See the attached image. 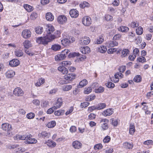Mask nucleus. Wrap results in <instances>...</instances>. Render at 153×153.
<instances>
[{"label":"nucleus","instance_id":"obj_60","mask_svg":"<svg viewBox=\"0 0 153 153\" xmlns=\"http://www.w3.org/2000/svg\"><path fill=\"white\" fill-rule=\"evenodd\" d=\"M106 86L108 88H113L114 87L115 85L114 83L111 82H108L106 83Z\"/></svg>","mask_w":153,"mask_h":153},{"label":"nucleus","instance_id":"obj_63","mask_svg":"<svg viewBox=\"0 0 153 153\" xmlns=\"http://www.w3.org/2000/svg\"><path fill=\"white\" fill-rule=\"evenodd\" d=\"M121 37V34H117L115 35L113 37V39L115 40H118L120 39Z\"/></svg>","mask_w":153,"mask_h":153},{"label":"nucleus","instance_id":"obj_5","mask_svg":"<svg viewBox=\"0 0 153 153\" xmlns=\"http://www.w3.org/2000/svg\"><path fill=\"white\" fill-rule=\"evenodd\" d=\"M75 75L73 73L69 74H66L64 76V79L68 83L70 82L75 78Z\"/></svg>","mask_w":153,"mask_h":153},{"label":"nucleus","instance_id":"obj_8","mask_svg":"<svg viewBox=\"0 0 153 153\" xmlns=\"http://www.w3.org/2000/svg\"><path fill=\"white\" fill-rule=\"evenodd\" d=\"M82 23L85 26H89L91 24V19L88 16H85L82 19Z\"/></svg>","mask_w":153,"mask_h":153},{"label":"nucleus","instance_id":"obj_27","mask_svg":"<svg viewBox=\"0 0 153 153\" xmlns=\"http://www.w3.org/2000/svg\"><path fill=\"white\" fill-rule=\"evenodd\" d=\"M135 131V126L133 124H131L130 125L129 129V134L133 135Z\"/></svg>","mask_w":153,"mask_h":153},{"label":"nucleus","instance_id":"obj_4","mask_svg":"<svg viewBox=\"0 0 153 153\" xmlns=\"http://www.w3.org/2000/svg\"><path fill=\"white\" fill-rule=\"evenodd\" d=\"M46 31L47 33L46 35H48V36L50 38L51 34L54 30V27L51 24H48L46 26Z\"/></svg>","mask_w":153,"mask_h":153},{"label":"nucleus","instance_id":"obj_23","mask_svg":"<svg viewBox=\"0 0 153 153\" xmlns=\"http://www.w3.org/2000/svg\"><path fill=\"white\" fill-rule=\"evenodd\" d=\"M46 18L48 21H52L54 19V17L51 13L48 12L46 14Z\"/></svg>","mask_w":153,"mask_h":153},{"label":"nucleus","instance_id":"obj_28","mask_svg":"<svg viewBox=\"0 0 153 153\" xmlns=\"http://www.w3.org/2000/svg\"><path fill=\"white\" fill-rule=\"evenodd\" d=\"M45 82V80L44 78H39L38 81L35 83V85L37 87L40 86L41 85L44 83Z\"/></svg>","mask_w":153,"mask_h":153},{"label":"nucleus","instance_id":"obj_30","mask_svg":"<svg viewBox=\"0 0 153 153\" xmlns=\"http://www.w3.org/2000/svg\"><path fill=\"white\" fill-rule=\"evenodd\" d=\"M24 7L28 12H30L33 10V7L32 6L27 4L24 5Z\"/></svg>","mask_w":153,"mask_h":153},{"label":"nucleus","instance_id":"obj_53","mask_svg":"<svg viewBox=\"0 0 153 153\" xmlns=\"http://www.w3.org/2000/svg\"><path fill=\"white\" fill-rule=\"evenodd\" d=\"M49 102L47 101L43 100L41 102V106L42 107L45 108L49 105Z\"/></svg>","mask_w":153,"mask_h":153},{"label":"nucleus","instance_id":"obj_17","mask_svg":"<svg viewBox=\"0 0 153 153\" xmlns=\"http://www.w3.org/2000/svg\"><path fill=\"white\" fill-rule=\"evenodd\" d=\"M88 83V82L86 79H84L81 81L79 85H77V88H82L86 86Z\"/></svg>","mask_w":153,"mask_h":153},{"label":"nucleus","instance_id":"obj_25","mask_svg":"<svg viewBox=\"0 0 153 153\" xmlns=\"http://www.w3.org/2000/svg\"><path fill=\"white\" fill-rule=\"evenodd\" d=\"M45 143L48 146L50 147H54L56 145V143L55 142H53L51 140H48L47 141H46Z\"/></svg>","mask_w":153,"mask_h":153},{"label":"nucleus","instance_id":"obj_45","mask_svg":"<svg viewBox=\"0 0 153 153\" xmlns=\"http://www.w3.org/2000/svg\"><path fill=\"white\" fill-rule=\"evenodd\" d=\"M89 6V4L86 1H83L79 4L80 7L82 8H84L85 7H88Z\"/></svg>","mask_w":153,"mask_h":153},{"label":"nucleus","instance_id":"obj_31","mask_svg":"<svg viewBox=\"0 0 153 153\" xmlns=\"http://www.w3.org/2000/svg\"><path fill=\"white\" fill-rule=\"evenodd\" d=\"M24 47L27 49L29 48L31 46V44L30 42L28 40H26L23 43Z\"/></svg>","mask_w":153,"mask_h":153},{"label":"nucleus","instance_id":"obj_42","mask_svg":"<svg viewBox=\"0 0 153 153\" xmlns=\"http://www.w3.org/2000/svg\"><path fill=\"white\" fill-rule=\"evenodd\" d=\"M64 112V110H60L55 111L54 112V114L56 116H59L63 114Z\"/></svg>","mask_w":153,"mask_h":153},{"label":"nucleus","instance_id":"obj_32","mask_svg":"<svg viewBox=\"0 0 153 153\" xmlns=\"http://www.w3.org/2000/svg\"><path fill=\"white\" fill-rule=\"evenodd\" d=\"M129 28L128 27L124 26H121L118 28V30L123 33L127 32Z\"/></svg>","mask_w":153,"mask_h":153},{"label":"nucleus","instance_id":"obj_44","mask_svg":"<svg viewBox=\"0 0 153 153\" xmlns=\"http://www.w3.org/2000/svg\"><path fill=\"white\" fill-rule=\"evenodd\" d=\"M61 64L64 67H68V66L70 65L71 64V62L68 61H62L61 62Z\"/></svg>","mask_w":153,"mask_h":153},{"label":"nucleus","instance_id":"obj_24","mask_svg":"<svg viewBox=\"0 0 153 153\" xmlns=\"http://www.w3.org/2000/svg\"><path fill=\"white\" fill-rule=\"evenodd\" d=\"M118 45V43L115 41H110L108 42L107 45L108 47H113L117 46Z\"/></svg>","mask_w":153,"mask_h":153},{"label":"nucleus","instance_id":"obj_6","mask_svg":"<svg viewBox=\"0 0 153 153\" xmlns=\"http://www.w3.org/2000/svg\"><path fill=\"white\" fill-rule=\"evenodd\" d=\"M32 135L30 134L27 135V139L25 141V143L27 144H34L37 142L36 139L33 138H31Z\"/></svg>","mask_w":153,"mask_h":153},{"label":"nucleus","instance_id":"obj_33","mask_svg":"<svg viewBox=\"0 0 153 153\" xmlns=\"http://www.w3.org/2000/svg\"><path fill=\"white\" fill-rule=\"evenodd\" d=\"M123 146L126 149H131L133 147V145L132 143L126 142L123 143Z\"/></svg>","mask_w":153,"mask_h":153},{"label":"nucleus","instance_id":"obj_18","mask_svg":"<svg viewBox=\"0 0 153 153\" xmlns=\"http://www.w3.org/2000/svg\"><path fill=\"white\" fill-rule=\"evenodd\" d=\"M15 75V72L12 70H8L5 73V75L7 78H11Z\"/></svg>","mask_w":153,"mask_h":153},{"label":"nucleus","instance_id":"obj_34","mask_svg":"<svg viewBox=\"0 0 153 153\" xmlns=\"http://www.w3.org/2000/svg\"><path fill=\"white\" fill-rule=\"evenodd\" d=\"M15 55L17 57H20L23 55V53L21 50H17L15 52Z\"/></svg>","mask_w":153,"mask_h":153},{"label":"nucleus","instance_id":"obj_9","mask_svg":"<svg viewBox=\"0 0 153 153\" xmlns=\"http://www.w3.org/2000/svg\"><path fill=\"white\" fill-rule=\"evenodd\" d=\"M1 128L3 130L7 131L10 134L9 131L12 130L11 126L8 123H4L2 124Z\"/></svg>","mask_w":153,"mask_h":153},{"label":"nucleus","instance_id":"obj_21","mask_svg":"<svg viewBox=\"0 0 153 153\" xmlns=\"http://www.w3.org/2000/svg\"><path fill=\"white\" fill-rule=\"evenodd\" d=\"M39 137H42L43 138H48L50 136V134L46 131H44L39 133L38 134Z\"/></svg>","mask_w":153,"mask_h":153},{"label":"nucleus","instance_id":"obj_20","mask_svg":"<svg viewBox=\"0 0 153 153\" xmlns=\"http://www.w3.org/2000/svg\"><path fill=\"white\" fill-rule=\"evenodd\" d=\"M65 58V56L62 54L61 53L56 55L55 57V61H59L64 59Z\"/></svg>","mask_w":153,"mask_h":153},{"label":"nucleus","instance_id":"obj_59","mask_svg":"<svg viewBox=\"0 0 153 153\" xmlns=\"http://www.w3.org/2000/svg\"><path fill=\"white\" fill-rule=\"evenodd\" d=\"M38 17V14L35 12H33L32 13L30 16V18L33 20L35 19Z\"/></svg>","mask_w":153,"mask_h":153},{"label":"nucleus","instance_id":"obj_49","mask_svg":"<svg viewBox=\"0 0 153 153\" xmlns=\"http://www.w3.org/2000/svg\"><path fill=\"white\" fill-rule=\"evenodd\" d=\"M95 97L96 96L94 95L88 96L86 98L85 100L87 101H90L94 100Z\"/></svg>","mask_w":153,"mask_h":153},{"label":"nucleus","instance_id":"obj_41","mask_svg":"<svg viewBox=\"0 0 153 153\" xmlns=\"http://www.w3.org/2000/svg\"><path fill=\"white\" fill-rule=\"evenodd\" d=\"M95 92L97 93L103 92L104 91V88L102 86H100L98 88L95 89Z\"/></svg>","mask_w":153,"mask_h":153},{"label":"nucleus","instance_id":"obj_48","mask_svg":"<svg viewBox=\"0 0 153 153\" xmlns=\"http://www.w3.org/2000/svg\"><path fill=\"white\" fill-rule=\"evenodd\" d=\"M92 88L91 87H86L85 88L84 93L86 94H88L92 91Z\"/></svg>","mask_w":153,"mask_h":153},{"label":"nucleus","instance_id":"obj_50","mask_svg":"<svg viewBox=\"0 0 153 153\" xmlns=\"http://www.w3.org/2000/svg\"><path fill=\"white\" fill-rule=\"evenodd\" d=\"M17 139L19 140H24L27 139V135H18L16 136Z\"/></svg>","mask_w":153,"mask_h":153},{"label":"nucleus","instance_id":"obj_43","mask_svg":"<svg viewBox=\"0 0 153 153\" xmlns=\"http://www.w3.org/2000/svg\"><path fill=\"white\" fill-rule=\"evenodd\" d=\"M70 41V40H68V38H67L62 40L61 43L62 45H66L69 44V42Z\"/></svg>","mask_w":153,"mask_h":153},{"label":"nucleus","instance_id":"obj_19","mask_svg":"<svg viewBox=\"0 0 153 153\" xmlns=\"http://www.w3.org/2000/svg\"><path fill=\"white\" fill-rule=\"evenodd\" d=\"M120 56L122 57H124L129 54V50L127 49H123V50H120Z\"/></svg>","mask_w":153,"mask_h":153},{"label":"nucleus","instance_id":"obj_14","mask_svg":"<svg viewBox=\"0 0 153 153\" xmlns=\"http://www.w3.org/2000/svg\"><path fill=\"white\" fill-rule=\"evenodd\" d=\"M82 146L80 142L76 140L74 141L72 144V146L75 149H79L81 148Z\"/></svg>","mask_w":153,"mask_h":153},{"label":"nucleus","instance_id":"obj_62","mask_svg":"<svg viewBox=\"0 0 153 153\" xmlns=\"http://www.w3.org/2000/svg\"><path fill=\"white\" fill-rule=\"evenodd\" d=\"M111 140V137L109 136H107L103 140V142L104 143H108Z\"/></svg>","mask_w":153,"mask_h":153},{"label":"nucleus","instance_id":"obj_57","mask_svg":"<svg viewBox=\"0 0 153 153\" xmlns=\"http://www.w3.org/2000/svg\"><path fill=\"white\" fill-rule=\"evenodd\" d=\"M80 54L79 53L73 52L70 53L68 56L70 58L74 57L76 56H79Z\"/></svg>","mask_w":153,"mask_h":153},{"label":"nucleus","instance_id":"obj_11","mask_svg":"<svg viewBox=\"0 0 153 153\" xmlns=\"http://www.w3.org/2000/svg\"><path fill=\"white\" fill-rule=\"evenodd\" d=\"M57 20L59 23L63 24L66 22L67 18L65 16L61 15L58 17Z\"/></svg>","mask_w":153,"mask_h":153},{"label":"nucleus","instance_id":"obj_2","mask_svg":"<svg viewBox=\"0 0 153 153\" xmlns=\"http://www.w3.org/2000/svg\"><path fill=\"white\" fill-rule=\"evenodd\" d=\"M109 120L106 119H101L100 120V123L101 124V127L103 130H106L108 128Z\"/></svg>","mask_w":153,"mask_h":153},{"label":"nucleus","instance_id":"obj_16","mask_svg":"<svg viewBox=\"0 0 153 153\" xmlns=\"http://www.w3.org/2000/svg\"><path fill=\"white\" fill-rule=\"evenodd\" d=\"M80 50L81 52L82 53L84 54L88 53L90 52V48L87 46H85L81 47L80 48Z\"/></svg>","mask_w":153,"mask_h":153},{"label":"nucleus","instance_id":"obj_26","mask_svg":"<svg viewBox=\"0 0 153 153\" xmlns=\"http://www.w3.org/2000/svg\"><path fill=\"white\" fill-rule=\"evenodd\" d=\"M104 41V37L102 36H100L95 41L96 44H99L102 43Z\"/></svg>","mask_w":153,"mask_h":153},{"label":"nucleus","instance_id":"obj_36","mask_svg":"<svg viewBox=\"0 0 153 153\" xmlns=\"http://www.w3.org/2000/svg\"><path fill=\"white\" fill-rule=\"evenodd\" d=\"M107 49L104 46L102 45L98 48V51L101 53H104L106 52Z\"/></svg>","mask_w":153,"mask_h":153},{"label":"nucleus","instance_id":"obj_56","mask_svg":"<svg viewBox=\"0 0 153 153\" xmlns=\"http://www.w3.org/2000/svg\"><path fill=\"white\" fill-rule=\"evenodd\" d=\"M90 104V103L88 102H84L83 103H81L80 104V106L81 108H85L88 106Z\"/></svg>","mask_w":153,"mask_h":153},{"label":"nucleus","instance_id":"obj_46","mask_svg":"<svg viewBox=\"0 0 153 153\" xmlns=\"http://www.w3.org/2000/svg\"><path fill=\"white\" fill-rule=\"evenodd\" d=\"M143 31V28L141 27H139L136 29V33L138 35H140L142 34Z\"/></svg>","mask_w":153,"mask_h":153},{"label":"nucleus","instance_id":"obj_1","mask_svg":"<svg viewBox=\"0 0 153 153\" xmlns=\"http://www.w3.org/2000/svg\"><path fill=\"white\" fill-rule=\"evenodd\" d=\"M56 36L55 35H51L50 38L48 36V35L44 37H38L36 38V42L39 44L46 45L48 44V43L55 38Z\"/></svg>","mask_w":153,"mask_h":153},{"label":"nucleus","instance_id":"obj_51","mask_svg":"<svg viewBox=\"0 0 153 153\" xmlns=\"http://www.w3.org/2000/svg\"><path fill=\"white\" fill-rule=\"evenodd\" d=\"M72 88L71 85H66L63 87V90L65 91H67L70 90Z\"/></svg>","mask_w":153,"mask_h":153},{"label":"nucleus","instance_id":"obj_52","mask_svg":"<svg viewBox=\"0 0 153 153\" xmlns=\"http://www.w3.org/2000/svg\"><path fill=\"white\" fill-rule=\"evenodd\" d=\"M105 20L107 21H112L113 20L112 16L109 14H106L105 16Z\"/></svg>","mask_w":153,"mask_h":153},{"label":"nucleus","instance_id":"obj_40","mask_svg":"<svg viewBox=\"0 0 153 153\" xmlns=\"http://www.w3.org/2000/svg\"><path fill=\"white\" fill-rule=\"evenodd\" d=\"M110 121H111V124L114 126H117V125L118 121V119L112 118L110 119Z\"/></svg>","mask_w":153,"mask_h":153},{"label":"nucleus","instance_id":"obj_55","mask_svg":"<svg viewBox=\"0 0 153 153\" xmlns=\"http://www.w3.org/2000/svg\"><path fill=\"white\" fill-rule=\"evenodd\" d=\"M102 147V144L100 143L95 145L94 146V148L95 150H97L101 149Z\"/></svg>","mask_w":153,"mask_h":153},{"label":"nucleus","instance_id":"obj_7","mask_svg":"<svg viewBox=\"0 0 153 153\" xmlns=\"http://www.w3.org/2000/svg\"><path fill=\"white\" fill-rule=\"evenodd\" d=\"M31 36V32L27 29L23 30L22 33V36L24 39H27Z\"/></svg>","mask_w":153,"mask_h":153},{"label":"nucleus","instance_id":"obj_39","mask_svg":"<svg viewBox=\"0 0 153 153\" xmlns=\"http://www.w3.org/2000/svg\"><path fill=\"white\" fill-rule=\"evenodd\" d=\"M139 25L138 23L136 21L132 22L129 24V26L133 28L137 27Z\"/></svg>","mask_w":153,"mask_h":153},{"label":"nucleus","instance_id":"obj_22","mask_svg":"<svg viewBox=\"0 0 153 153\" xmlns=\"http://www.w3.org/2000/svg\"><path fill=\"white\" fill-rule=\"evenodd\" d=\"M58 70L63 74H67L68 72V70L65 67L62 66H60L58 68Z\"/></svg>","mask_w":153,"mask_h":153},{"label":"nucleus","instance_id":"obj_38","mask_svg":"<svg viewBox=\"0 0 153 153\" xmlns=\"http://www.w3.org/2000/svg\"><path fill=\"white\" fill-rule=\"evenodd\" d=\"M97 110L103 109L106 107V105L105 103H100L97 105Z\"/></svg>","mask_w":153,"mask_h":153},{"label":"nucleus","instance_id":"obj_47","mask_svg":"<svg viewBox=\"0 0 153 153\" xmlns=\"http://www.w3.org/2000/svg\"><path fill=\"white\" fill-rule=\"evenodd\" d=\"M133 81L136 82H139L141 81V77L140 75L136 76L133 79Z\"/></svg>","mask_w":153,"mask_h":153},{"label":"nucleus","instance_id":"obj_15","mask_svg":"<svg viewBox=\"0 0 153 153\" xmlns=\"http://www.w3.org/2000/svg\"><path fill=\"white\" fill-rule=\"evenodd\" d=\"M69 14L71 17L76 18L77 17L79 16L78 11L76 9H72L70 12Z\"/></svg>","mask_w":153,"mask_h":153},{"label":"nucleus","instance_id":"obj_61","mask_svg":"<svg viewBox=\"0 0 153 153\" xmlns=\"http://www.w3.org/2000/svg\"><path fill=\"white\" fill-rule=\"evenodd\" d=\"M55 109V107L53 106L47 110V113L50 114H51L54 111V110Z\"/></svg>","mask_w":153,"mask_h":153},{"label":"nucleus","instance_id":"obj_58","mask_svg":"<svg viewBox=\"0 0 153 153\" xmlns=\"http://www.w3.org/2000/svg\"><path fill=\"white\" fill-rule=\"evenodd\" d=\"M96 109L97 110V106L94 105L89 107L88 108V111L89 112H91Z\"/></svg>","mask_w":153,"mask_h":153},{"label":"nucleus","instance_id":"obj_3","mask_svg":"<svg viewBox=\"0 0 153 153\" xmlns=\"http://www.w3.org/2000/svg\"><path fill=\"white\" fill-rule=\"evenodd\" d=\"M13 94L16 96L21 97L23 95L24 92L20 88L17 87L14 89L13 91Z\"/></svg>","mask_w":153,"mask_h":153},{"label":"nucleus","instance_id":"obj_54","mask_svg":"<svg viewBox=\"0 0 153 153\" xmlns=\"http://www.w3.org/2000/svg\"><path fill=\"white\" fill-rule=\"evenodd\" d=\"M35 116V114L32 112L28 113L27 116V117L28 119H31L34 118Z\"/></svg>","mask_w":153,"mask_h":153},{"label":"nucleus","instance_id":"obj_12","mask_svg":"<svg viewBox=\"0 0 153 153\" xmlns=\"http://www.w3.org/2000/svg\"><path fill=\"white\" fill-rule=\"evenodd\" d=\"M113 113V109L109 108L103 111L102 113V115L105 117H107L111 115Z\"/></svg>","mask_w":153,"mask_h":153},{"label":"nucleus","instance_id":"obj_29","mask_svg":"<svg viewBox=\"0 0 153 153\" xmlns=\"http://www.w3.org/2000/svg\"><path fill=\"white\" fill-rule=\"evenodd\" d=\"M51 48L55 51H58L61 49V46L58 44H55L52 45Z\"/></svg>","mask_w":153,"mask_h":153},{"label":"nucleus","instance_id":"obj_35","mask_svg":"<svg viewBox=\"0 0 153 153\" xmlns=\"http://www.w3.org/2000/svg\"><path fill=\"white\" fill-rule=\"evenodd\" d=\"M56 125V122L55 121H52L49 122L47 124V126L49 128H53Z\"/></svg>","mask_w":153,"mask_h":153},{"label":"nucleus","instance_id":"obj_64","mask_svg":"<svg viewBox=\"0 0 153 153\" xmlns=\"http://www.w3.org/2000/svg\"><path fill=\"white\" fill-rule=\"evenodd\" d=\"M143 144L145 145H153V141L152 140H147L144 141Z\"/></svg>","mask_w":153,"mask_h":153},{"label":"nucleus","instance_id":"obj_37","mask_svg":"<svg viewBox=\"0 0 153 153\" xmlns=\"http://www.w3.org/2000/svg\"><path fill=\"white\" fill-rule=\"evenodd\" d=\"M36 33L38 34H41L43 31V28L40 26H38L35 29Z\"/></svg>","mask_w":153,"mask_h":153},{"label":"nucleus","instance_id":"obj_13","mask_svg":"<svg viewBox=\"0 0 153 153\" xmlns=\"http://www.w3.org/2000/svg\"><path fill=\"white\" fill-rule=\"evenodd\" d=\"M20 63L19 61L17 59L12 60L9 62V65L11 67H16Z\"/></svg>","mask_w":153,"mask_h":153},{"label":"nucleus","instance_id":"obj_10","mask_svg":"<svg viewBox=\"0 0 153 153\" xmlns=\"http://www.w3.org/2000/svg\"><path fill=\"white\" fill-rule=\"evenodd\" d=\"M90 38L88 37L85 36L82 38L79 41V43L83 45H87L90 42Z\"/></svg>","mask_w":153,"mask_h":153}]
</instances>
